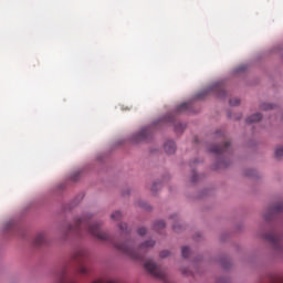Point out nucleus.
I'll list each match as a JSON object with an SVG mask.
<instances>
[{"label":"nucleus","instance_id":"obj_1","mask_svg":"<svg viewBox=\"0 0 283 283\" xmlns=\"http://www.w3.org/2000/svg\"><path fill=\"white\" fill-rule=\"evenodd\" d=\"M85 231L88 235L96 238V240H101V242H111L117 251L130 258V260H137L143 262L145 260V253H147V249H154L156 245L155 241H146L142 243L138 249H134V241H127L126 243L115 242L107 232H103L101 230L99 222H92V216L86 214L77 220H75L74 226L69 227V233H74L75 235H81V233Z\"/></svg>","mask_w":283,"mask_h":283},{"label":"nucleus","instance_id":"obj_2","mask_svg":"<svg viewBox=\"0 0 283 283\" xmlns=\"http://www.w3.org/2000/svg\"><path fill=\"white\" fill-rule=\"evenodd\" d=\"M144 269H146L150 275H154V277H157L158 280H166L167 277L165 270H163V268L156 264L153 260H147L144 263Z\"/></svg>","mask_w":283,"mask_h":283},{"label":"nucleus","instance_id":"obj_3","mask_svg":"<svg viewBox=\"0 0 283 283\" xmlns=\"http://www.w3.org/2000/svg\"><path fill=\"white\" fill-rule=\"evenodd\" d=\"M216 94L218 98H224L227 96V91L224 90V84L216 83L207 90L202 91L197 95V98H205L207 94Z\"/></svg>","mask_w":283,"mask_h":283},{"label":"nucleus","instance_id":"obj_4","mask_svg":"<svg viewBox=\"0 0 283 283\" xmlns=\"http://www.w3.org/2000/svg\"><path fill=\"white\" fill-rule=\"evenodd\" d=\"M264 240L270 242V244L273 247L275 251H280V252L283 251L282 237L276 232H270L265 234Z\"/></svg>","mask_w":283,"mask_h":283},{"label":"nucleus","instance_id":"obj_5","mask_svg":"<svg viewBox=\"0 0 283 283\" xmlns=\"http://www.w3.org/2000/svg\"><path fill=\"white\" fill-rule=\"evenodd\" d=\"M151 137V127L142 128L140 132L133 135V143H143Z\"/></svg>","mask_w":283,"mask_h":283},{"label":"nucleus","instance_id":"obj_6","mask_svg":"<svg viewBox=\"0 0 283 283\" xmlns=\"http://www.w3.org/2000/svg\"><path fill=\"white\" fill-rule=\"evenodd\" d=\"M229 147H231V143L224 142L221 146H212L210 148L211 154H216L217 156H220L224 154V151H229Z\"/></svg>","mask_w":283,"mask_h":283},{"label":"nucleus","instance_id":"obj_7","mask_svg":"<svg viewBox=\"0 0 283 283\" xmlns=\"http://www.w3.org/2000/svg\"><path fill=\"white\" fill-rule=\"evenodd\" d=\"M165 151L168 154H176V143L168 140L165 143Z\"/></svg>","mask_w":283,"mask_h":283},{"label":"nucleus","instance_id":"obj_8","mask_svg":"<svg viewBox=\"0 0 283 283\" xmlns=\"http://www.w3.org/2000/svg\"><path fill=\"white\" fill-rule=\"evenodd\" d=\"M283 211V202H279L276 205H274L270 210H269V214L273 216V213H282Z\"/></svg>","mask_w":283,"mask_h":283},{"label":"nucleus","instance_id":"obj_9","mask_svg":"<svg viewBox=\"0 0 283 283\" xmlns=\"http://www.w3.org/2000/svg\"><path fill=\"white\" fill-rule=\"evenodd\" d=\"M43 244H45V234L44 233L36 234L35 239H34V245L43 247Z\"/></svg>","mask_w":283,"mask_h":283},{"label":"nucleus","instance_id":"obj_10","mask_svg":"<svg viewBox=\"0 0 283 283\" xmlns=\"http://www.w3.org/2000/svg\"><path fill=\"white\" fill-rule=\"evenodd\" d=\"M260 120H262V114L260 113L253 114L252 116L247 118L248 124L260 123Z\"/></svg>","mask_w":283,"mask_h":283},{"label":"nucleus","instance_id":"obj_11","mask_svg":"<svg viewBox=\"0 0 283 283\" xmlns=\"http://www.w3.org/2000/svg\"><path fill=\"white\" fill-rule=\"evenodd\" d=\"M166 224L163 220L156 221L154 224L155 231H160V229H165Z\"/></svg>","mask_w":283,"mask_h":283},{"label":"nucleus","instance_id":"obj_12","mask_svg":"<svg viewBox=\"0 0 283 283\" xmlns=\"http://www.w3.org/2000/svg\"><path fill=\"white\" fill-rule=\"evenodd\" d=\"M112 220L118 222L123 218V213L120 211H115L111 214Z\"/></svg>","mask_w":283,"mask_h":283},{"label":"nucleus","instance_id":"obj_13","mask_svg":"<svg viewBox=\"0 0 283 283\" xmlns=\"http://www.w3.org/2000/svg\"><path fill=\"white\" fill-rule=\"evenodd\" d=\"M189 109V103H182L178 106L177 112H187Z\"/></svg>","mask_w":283,"mask_h":283},{"label":"nucleus","instance_id":"obj_14","mask_svg":"<svg viewBox=\"0 0 283 283\" xmlns=\"http://www.w3.org/2000/svg\"><path fill=\"white\" fill-rule=\"evenodd\" d=\"M260 109H263L264 112H266L269 109H273V104L263 103L260 105Z\"/></svg>","mask_w":283,"mask_h":283},{"label":"nucleus","instance_id":"obj_15","mask_svg":"<svg viewBox=\"0 0 283 283\" xmlns=\"http://www.w3.org/2000/svg\"><path fill=\"white\" fill-rule=\"evenodd\" d=\"M189 253H191L189 248H187V247L181 248V255H182V258H189Z\"/></svg>","mask_w":283,"mask_h":283},{"label":"nucleus","instance_id":"obj_16","mask_svg":"<svg viewBox=\"0 0 283 283\" xmlns=\"http://www.w3.org/2000/svg\"><path fill=\"white\" fill-rule=\"evenodd\" d=\"M275 157H276V158H282V157H283V146L276 148V150H275Z\"/></svg>","mask_w":283,"mask_h":283},{"label":"nucleus","instance_id":"obj_17","mask_svg":"<svg viewBox=\"0 0 283 283\" xmlns=\"http://www.w3.org/2000/svg\"><path fill=\"white\" fill-rule=\"evenodd\" d=\"M160 258L165 259V258H169V255H171V253L167 250H164L160 252Z\"/></svg>","mask_w":283,"mask_h":283},{"label":"nucleus","instance_id":"obj_18","mask_svg":"<svg viewBox=\"0 0 283 283\" xmlns=\"http://www.w3.org/2000/svg\"><path fill=\"white\" fill-rule=\"evenodd\" d=\"M138 235H145L147 233V228H139L137 230Z\"/></svg>","mask_w":283,"mask_h":283},{"label":"nucleus","instance_id":"obj_19","mask_svg":"<svg viewBox=\"0 0 283 283\" xmlns=\"http://www.w3.org/2000/svg\"><path fill=\"white\" fill-rule=\"evenodd\" d=\"M240 104V99L239 98H232L230 99V105L235 106Z\"/></svg>","mask_w":283,"mask_h":283},{"label":"nucleus","instance_id":"obj_20","mask_svg":"<svg viewBox=\"0 0 283 283\" xmlns=\"http://www.w3.org/2000/svg\"><path fill=\"white\" fill-rule=\"evenodd\" d=\"M119 229L122 231H127V223H119Z\"/></svg>","mask_w":283,"mask_h":283},{"label":"nucleus","instance_id":"obj_21","mask_svg":"<svg viewBox=\"0 0 283 283\" xmlns=\"http://www.w3.org/2000/svg\"><path fill=\"white\" fill-rule=\"evenodd\" d=\"M178 127H180V129H185V126L182 124H177L175 126V129L178 132Z\"/></svg>","mask_w":283,"mask_h":283},{"label":"nucleus","instance_id":"obj_22","mask_svg":"<svg viewBox=\"0 0 283 283\" xmlns=\"http://www.w3.org/2000/svg\"><path fill=\"white\" fill-rule=\"evenodd\" d=\"M217 283H229V280H227V279H220Z\"/></svg>","mask_w":283,"mask_h":283},{"label":"nucleus","instance_id":"obj_23","mask_svg":"<svg viewBox=\"0 0 283 283\" xmlns=\"http://www.w3.org/2000/svg\"><path fill=\"white\" fill-rule=\"evenodd\" d=\"M216 135L217 136H224V133L222 130H217Z\"/></svg>","mask_w":283,"mask_h":283},{"label":"nucleus","instance_id":"obj_24","mask_svg":"<svg viewBox=\"0 0 283 283\" xmlns=\"http://www.w3.org/2000/svg\"><path fill=\"white\" fill-rule=\"evenodd\" d=\"M197 178H198V175L195 174V175L192 176L191 181H192V182H196Z\"/></svg>","mask_w":283,"mask_h":283},{"label":"nucleus","instance_id":"obj_25","mask_svg":"<svg viewBox=\"0 0 283 283\" xmlns=\"http://www.w3.org/2000/svg\"><path fill=\"white\" fill-rule=\"evenodd\" d=\"M264 219L269 221V220H271V217L269 214H265Z\"/></svg>","mask_w":283,"mask_h":283},{"label":"nucleus","instance_id":"obj_26","mask_svg":"<svg viewBox=\"0 0 283 283\" xmlns=\"http://www.w3.org/2000/svg\"><path fill=\"white\" fill-rule=\"evenodd\" d=\"M174 231H178V226L172 227Z\"/></svg>","mask_w":283,"mask_h":283},{"label":"nucleus","instance_id":"obj_27","mask_svg":"<svg viewBox=\"0 0 283 283\" xmlns=\"http://www.w3.org/2000/svg\"><path fill=\"white\" fill-rule=\"evenodd\" d=\"M158 187V184H154L153 189H156Z\"/></svg>","mask_w":283,"mask_h":283},{"label":"nucleus","instance_id":"obj_28","mask_svg":"<svg viewBox=\"0 0 283 283\" xmlns=\"http://www.w3.org/2000/svg\"><path fill=\"white\" fill-rule=\"evenodd\" d=\"M10 227H12V223H11V222L8 223V229H10Z\"/></svg>","mask_w":283,"mask_h":283},{"label":"nucleus","instance_id":"obj_29","mask_svg":"<svg viewBox=\"0 0 283 283\" xmlns=\"http://www.w3.org/2000/svg\"><path fill=\"white\" fill-rule=\"evenodd\" d=\"M125 233H129V231L126 230Z\"/></svg>","mask_w":283,"mask_h":283}]
</instances>
